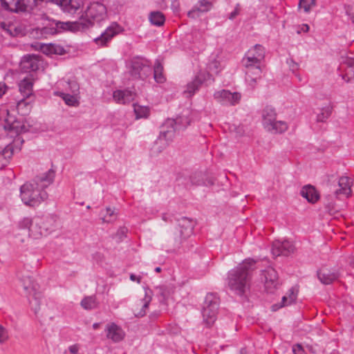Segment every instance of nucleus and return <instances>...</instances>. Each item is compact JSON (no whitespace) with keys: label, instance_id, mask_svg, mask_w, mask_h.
<instances>
[{"label":"nucleus","instance_id":"obj_40","mask_svg":"<svg viewBox=\"0 0 354 354\" xmlns=\"http://www.w3.org/2000/svg\"><path fill=\"white\" fill-rule=\"evenodd\" d=\"M60 96L64 100V102L68 106H78L80 104V102L77 97V95L62 93Z\"/></svg>","mask_w":354,"mask_h":354},{"label":"nucleus","instance_id":"obj_31","mask_svg":"<svg viewBox=\"0 0 354 354\" xmlns=\"http://www.w3.org/2000/svg\"><path fill=\"white\" fill-rule=\"evenodd\" d=\"M43 51L46 54H55L59 55H63L66 53V50L62 46L57 44H49L46 45Z\"/></svg>","mask_w":354,"mask_h":354},{"label":"nucleus","instance_id":"obj_13","mask_svg":"<svg viewBox=\"0 0 354 354\" xmlns=\"http://www.w3.org/2000/svg\"><path fill=\"white\" fill-rule=\"evenodd\" d=\"M122 31V28L117 23H112L101 35L94 39V42L99 46L105 47L118 33Z\"/></svg>","mask_w":354,"mask_h":354},{"label":"nucleus","instance_id":"obj_32","mask_svg":"<svg viewBox=\"0 0 354 354\" xmlns=\"http://www.w3.org/2000/svg\"><path fill=\"white\" fill-rule=\"evenodd\" d=\"M81 306L85 310H93L98 306V301L95 295L85 297L81 301Z\"/></svg>","mask_w":354,"mask_h":354},{"label":"nucleus","instance_id":"obj_57","mask_svg":"<svg viewBox=\"0 0 354 354\" xmlns=\"http://www.w3.org/2000/svg\"><path fill=\"white\" fill-rule=\"evenodd\" d=\"M79 350V347L77 344L72 345L69 347V351L73 354H77Z\"/></svg>","mask_w":354,"mask_h":354},{"label":"nucleus","instance_id":"obj_51","mask_svg":"<svg viewBox=\"0 0 354 354\" xmlns=\"http://www.w3.org/2000/svg\"><path fill=\"white\" fill-rule=\"evenodd\" d=\"M241 6L239 3H237L235 6L234 10L230 14L229 19L233 20L239 14Z\"/></svg>","mask_w":354,"mask_h":354},{"label":"nucleus","instance_id":"obj_64","mask_svg":"<svg viewBox=\"0 0 354 354\" xmlns=\"http://www.w3.org/2000/svg\"><path fill=\"white\" fill-rule=\"evenodd\" d=\"M306 28H304V30H306V31H308V29H309V27L308 25H305Z\"/></svg>","mask_w":354,"mask_h":354},{"label":"nucleus","instance_id":"obj_5","mask_svg":"<svg viewBox=\"0 0 354 354\" xmlns=\"http://www.w3.org/2000/svg\"><path fill=\"white\" fill-rule=\"evenodd\" d=\"M106 17V6L102 3L94 1L89 4L79 21L84 31L92 27L95 23H100L104 20Z\"/></svg>","mask_w":354,"mask_h":354},{"label":"nucleus","instance_id":"obj_25","mask_svg":"<svg viewBox=\"0 0 354 354\" xmlns=\"http://www.w3.org/2000/svg\"><path fill=\"white\" fill-rule=\"evenodd\" d=\"M135 93L128 89L116 90L113 93V100L118 104H129L134 100Z\"/></svg>","mask_w":354,"mask_h":354},{"label":"nucleus","instance_id":"obj_60","mask_svg":"<svg viewBox=\"0 0 354 354\" xmlns=\"http://www.w3.org/2000/svg\"><path fill=\"white\" fill-rule=\"evenodd\" d=\"M12 28H13V26H9L8 28L6 29V30L9 33L10 35L15 36L16 33H13L12 31Z\"/></svg>","mask_w":354,"mask_h":354},{"label":"nucleus","instance_id":"obj_11","mask_svg":"<svg viewBox=\"0 0 354 354\" xmlns=\"http://www.w3.org/2000/svg\"><path fill=\"white\" fill-rule=\"evenodd\" d=\"M208 81L214 82V78L209 72L199 71L193 80L187 83L183 94L186 97H192L203 84L207 85Z\"/></svg>","mask_w":354,"mask_h":354},{"label":"nucleus","instance_id":"obj_34","mask_svg":"<svg viewBox=\"0 0 354 354\" xmlns=\"http://www.w3.org/2000/svg\"><path fill=\"white\" fill-rule=\"evenodd\" d=\"M153 78L157 83H163L166 80L163 75V66L158 60L153 66Z\"/></svg>","mask_w":354,"mask_h":354},{"label":"nucleus","instance_id":"obj_38","mask_svg":"<svg viewBox=\"0 0 354 354\" xmlns=\"http://www.w3.org/2000/svg\"><path fill=\"white\" fill-rule=\"evenodd\" d=\"M133 110L137 119L147 118L149 115L150 109L148 106L134 104Z\"/></svg>","mask_w":354,"mask_h":354},{"label":"nucleus","instance_id":"obj_48","mask_svg":"<svg viewBox=\"0 0 354 354\" xmlns=\"http://www.w3.org/2000/svg\"><path fill=\"white\" fill-rule=\"evenodd\" d=\"M8 330L1 325H0V344L4 343L8 339Z\"/></svg>","mask_w":354,"mask_h":354},{"label":"nucleus","instance_id":"obj_30","mask_svg":"<svg viewBox=\"0 0 354 354\" xmlns=\"http://www.w3.org/2000/svg\"><path fill=\"white\" fill-rule=\"evenodd\" d=\"M4 128L6 130L14 131L17 134H20L26 131V127L21 124L19 121L14 120L13 122H10L9 119L6 120Z\"/></svg>","mask_w":354,"mask_h":354},{"label":"nucleus","instance_id":"obj_56","mask_svg":"<svg viewBox=\"0 0 354 354\" xmlns=\"http://www.w3.org/2000/svg\"><path fill=\"white\" fill-rule=\"evenodd\" d=\"M205 184L203 185L205 186H211L214 184V179L213 178H207L205 176Z\"/></svg>","mask_w":354,"mask_h":354},{"label":"nucleus","instance_id":"obj_10","mask_svg":"<svg viewBox=\"0 0 354 354\" xmlns=\"http://www.w3.org/2000/svg\"><path fill=\"white\" fill-rule=\"evenodd\" d=\"M130 74L134 79L145 80L152 73L151 63L143 57H133L131 61Z\"/></svg>","mask_w":354,"mask_h":354},{"label":"nucleus","instance_id":"obj_41","mask_svg":"<svg viewBox=\"0 0 354 354\" xmlns=\"http://www.w3.org/2000/svg\"><path fill=\"white\" fill-rule=\"evenodd\" d=\"M205 174L199 171L195 172L190 176V181L192 185L201 186L205 184Z\"/></svg>","mask_w":354,"mask_h":354},{"label":"nucleus","instance_id":"obj_61","mask_svg":"<svg viewBox=\"0 0 354 354\" xmlns=\"http://www.w3.org/2000/svg\"><path fill=\"white\" fill-rule=\"evenodd\" d=\"M348 264L351 267L354 268V257H350L348 259Z\"/></svg>","mask_w":354,"mask_h":354},{"label":"nucleus","instance_id":"obj_58","mask_svg":"<svg viewBox=\"0 0 354 354\" xmlns=\"http://www.w3.org/2000/svg\"><path fill=\"white\" fill-rule=\"evenodd\" d=\"M130 279L133 281H137L138 283L140 282V277H138L136 275L131 274L130 275Z\"/></svg>","mask_w":354,"mask_h":354},{"label":"nucleus","instance_id":"obj_15","mask_svg":"<svg viewBox=\"0 0 354 354\" xmlns=\"http://www.w3.org/2000/svg\"><path fill=\"white\" fill-rule=\"evenodd\" d=\"M214 98L223 105L234 106L239 103L241 95L239 92L232 93L228 90L223 89L214 93Z\"/></svg>","mask_w":354,"mask_h":354},{"label":"nucleus","instance_id":"obj_19","mask_svg":"<svg viewBox=\"0 0 354 354\" xmlns=\"http://www.w3.org/2000/svg\"><path fill=\"white\" fill-rule=\"evenodd\" d=\"M40 56L34 54L24 55L20 62L21 69L24 73L36 71L40 66Z\"/></svg>","mask_w":354,"mask_h":354},{"label":"nucleus","instance_id":"obj_63","mask_svg":"<svg viewBox=\"0 0 354 354\" xmlns=\"http://www.w3.org/2000/svg\"><path fill=\"white\" fill-rule=\"evenodd\" d=\"M155 271L156 272H161V268L160 267H157L155 268Z\"/></svg>","mask_w":354,"mask_h":354},{"label":"nucleus","instance_id":"obj_18","mask_svg":"<svg viewBox=\"0 0 354 354\" xmlns=\"http://www.w3.org/2000/svg\"><path fill=\"white\" fill-rule=\"evenodd\" d=\"M265 279V289L268 293H273L280 285L277 272L273 268H268L263 272Z\"/></svg>","mask_w":354,"mask_h":354},{"label":"nucleus","instance_id":"obj_3","mask_svg":"<svg viewBox=\"0 0 354 354\" xmlns=\"http://www.w3.org/2000/svg\"><path fill=\"white\" fill-rule=\"evenodd\" d=\"M191 120L187 115H182L176 119H168L162 128L169 127V129L162 130L158 139L155 141L151 152L153 153H160L171 141L175 135L176 131L185 129L190 124Z\"/></svg>","mask_w":354,"mask_h":354},{"label":"nucleus","instance_id":"obj_1","mask_svg":"<svg viewBox=\"0 0 354 354\" xmlns=\"http://www.w3.org/2000/svg\"><path fill=\"white\" fill-rule=\"evenodd\" d=\"M55 171L50 169L48 171L35 176L30 182L24 183L20 187V196L24 203L30 207L38 206L48 198L45 191L54 181Z\"/></svg>","mask_w":354,"mask_h":354},{"label":"nucleus","instance_id":"obj_62","mask_svg":"<svg viewBox=\"0 0 354 354\" xmlns=\"http://www.w3.org/2000/svg\"><path fill=\"white\" fill-rule=\"evenodd\" d=\"M100 323H94V324H93V328L94 330H96V329H97V328L100 327Z\"/></svg>","mask_w":354,"mask_h":354},{"label":"nucleus","instance_id":"obj_35","mask_svg":"<svg viewBox=\"0 0 354 354\" xmlns=\"http://www.w3.org/2000/svg\"><path fill=\"white\" fill-rule=\"evenodd\" d=\"M150 22L156 26H161L165 21L164 15L160 11H153L150 12L149 16Z\"/></svg>","mask_w":354,"mask_h":354},{"label":"nucleus","instance_id":"obj_37","mask_svg":"<svg viewBox=\"0 0 354 354\" xmlns=\"http://www.w3.org/2000/svg\"><path fill=\"white\" fill-rule=\"evenodd\" d=\"M333 106L330 104L322 108L320 113L317 115L316 121L317 122H325L332 113Z\"/></svg>","mask_w":354,"mask_h":354},{"label":"nucleus","instance_id":"obj_24","mask_svg":"<svg viewBox=\"0 0 354 354\" xmlns=\"http://www.w3.org/2000/svg\"><path fill=\"white\" fill-rule=\"evenodd\" d=\"M317 277L323 284L329 285L338 279L339 273L337 271H332L327 268H322L317 271Z\"/></svg>","mask_w":354,"mask_h":354},{"label":"nucleus","instance_id":"obj_33","mask_svg":"<svg viewBox=\"0 0 354 354\" xmlns=\"http://www.w3.org/2000/svg\"><path fill=\"white\" fill-rule=\"evenodd\" d=\"M290 294L289 297L283 296L281 302L279 304H274L272 306V311H276L279 308L291 304L296 299V295L294 294L292 289L290 290Z\"/></svg>","mask_w":354,"mask_h":354},{"label":"nucleus","instance_id":"obj_2","mask_svg":"<svg viewBox=\"0 0 354 354\" xmlns=\"http://www.w3.org/2000/svg\"><path fill=\"white\" fill-rule=\"evenodd\" d=\"M255 264L254 260L245 259L227 272V285L234 294L241 297L250 290Z\"/></svg>","mask_w":354,"mask_h":354},{"label":"nucleus","instance_id":"obj_55","mask_svg":"<svg viewBox=\"0 0 354 354\" xmlns=\"http://www.w3.org/2000/svg\"><path fill=\"white\" fill-rule=\"evenodd\" d=\"M8 86L3 82H0V98L6 93Z\"/></svg>","mask_w":354,"mask_h":354},{"label":"nucleus","instance_id":"obj_23","mask_svg":"<svg viewBox=\"0 0 354 354\" xmlns=\"http://www.w3.org/2000/svg\"><path fill=\"white\" fill-rule=\"evenodd\" d=\"M59 6L64 12L73 15L80 9V2L78 0H51Z\"/></svg>","mask_w":354,"mask_h":354},{"label":"nucleus","instance_id":"obj_28","mask_svg":"<svg viewBox=\"0 0 354 354\" xmlns=\"http://www.w3.org/2000/svg\"><path fill=\"white\" fill-rule=\"evenodd\" d=\"M349 181L350 179L348 177L342 176L339 178L338 181L339 189L335 192V194L337 197L340 194H343L346 196H348L351 194V189Z\"/></svg>","mask_w":354,"mask_h":354},{"label":"nucleus","instance_id":"obj_52","mask_svg":"<svg viewBox=\"0 0 354 354\" xmlns=\"http://www.w3.org/2000/svg\"><path fill=\"white\" fill-rule=\"evenodd\" d=\"M287 63L289 65V67L292 72H295L297 70H298L299 64L297 63H296L292 59H288Z\"/></svg>","mask_w":354,"mask_h":354},{"label":"nucleus","instance_id":"obj_39","mask_svg":"<svg viewBox=\"0 0 354 354\" xmlns=\"http://www.w3.org/2000/svg\"><path fill=\"white\" fill-rule=\"evenodd\" d=\"M30 98L24 97L20 100L17 104V109L18 111H21L22 114H26L30 111L31 107V102L32 100H30Z\"/></svg>","mask_w":354,"mask_h":354},{"label":"nucleus","instance_id":"obj_36","mask_svg":"<svg viewBox=\"0 0 354 354\" xmlns=\"http://www.w3.org/2000/svg\"><path fill=\"white\" fill-rule=\"evenodd\" d=\"M156 290H158V295L161 297L160 302L164 304L167 303V300L174 292L171 288L165 285L157 287Z\"/></svg>","mask_w":354,"mask_h":354},{"label":"nucleus","instance_id":"obj_7","mask_svg":"<svg viewBox=\"0 0 354 354\" xmlns=\"http://www.w3.org/2000/svg\"><path fill=\"white\" fill-rule=\"evenodd\" d=\"M263 125L264 128L274 133H281L288 129L286 122L277 120V113L271 106H266L262 111Z\"/></svg>","mask_w":354,"mask_h":354},{"label":"nucleus","instance_id":"obj_12","mask_svg":"<svg viewBox=\"0 0 354 354\" xmlns=\"http://www.w3.org/2000/svg\"><path fill=\"white\" fill-rule=\"evenodd\" d=\"M3 9L12 12H25L32 10L37 5V0H0Z\"/></svg>","mask_w":354,"mask_h":354},{"label":"nucleus","instance_id":"obj_42","mask_svg":"<svg viewBox=\"0 0 354 354\" xmlns=\"http://www.w3.org/2000/svg\"><path fill=\"white\" fill-rule=\"evenodd\" d=\"M102 215L103 216L102 218L103 223H111L116 220L115 211L110 207H106L104 211H102Z\"/></svg>","mask_w":354,"mask_h":354},{"label":"nucleus","instance_id":"obj_17","mask_svg":"<svg viewBox=\"0 0 354 354\" xmlns=\"http://www.w3.org/2000/svg\"><path fill=\"white\" fill-rule=\"evenodd\" d=\"M295 245L289 241L276 240L272 243V254L274 257H288L295 252Z\"/></svg>","mask_w":354,"mask_h":354},{"label":"nucleus","instance_id":"obj_27","mask_svg":"<svg viewBox=\"0 0 354 354\" xmlns=\"http://www.w3.org/2000/svg\"><path fill=\"white\" fill-rule=\"evenodd\" d=\"M14 153L12 145H8L0 150V169L4 168L10 162Z\"/></svg>","mask_w":354,"mask_h":354},{"label":"nucleus","instance_id":"obj_43","mask_svg":"<svg viewBox=\"0 0 354 354\" xmlns=\"http://www.w3.org/2000/svg\"><path fill=\"white\" fill-rule=\"evenodd\" d=\"M147 294L148 293L146 291V292H145V298L144 299L145 301L142 304V308H141V310L139 312L134 313L136 317H143V316H145L146 315V309L148 308L149 304V303H150V301L151 300V297L148 296Z\"/></svg>","mask_w":354,"mask_h":354},{"label":"nucleus","instance_id":"obj_53","mask_svg":"<svg viewBox=\"0 0 354 354\" xmlns=\"http://www.w3.org/2000/svg\"><path fill=\"white\" fill-rule=\"evenodd\" d=\"M292 351L295 354H304V350L303 347L299 344L293 346Z\"/></svg>","mask_w":354,"mask_h":354},{"label":"nucleus","instance_id":"obj_29","mask_svg":"<svg viewBox=\"0 0 354 354\" xmlns=\"http://www.w3.org/2000/svg\"><path fill=\"white\" fill-rule=\"evenodd\" d=\"M19 91L22 96L26 98H30L32 96L33 82L29 78H24L19 84Z\"/></svg>","mask_w":354,"mask_h":354},{"label":"nucleus","instance_id":"obj_21","mask_svg":"<svg viewBox=\"0 0 354 354\" xmlns=\"http://www.w3.org/2000/svg\"><path fill=\"white\" fill-rule=\"evenodd\" d=\"M242 64L245 68L246 80L250 82H256L257 79L261 77L262 73L260 64L258 63L249 62L242 61Z\"/></svg>","mask_w":354,"mask_h":354},{"label":"nucleus","instance_id":"obj_22","mask_svg":"<svg viewBox=\"0 0 354 354\" xmlns=\"http://www.w3.org/2000/svg\"><path fill=\"white\" fill-rule=\"evenodd\" d=\"M105 331L106 337L113 342L122 341L125 336V333L122 328L113 322L106 326Z\"/></svg>","mask_w":354,"mask_h":354},{"label":"nucleus","instance_id":"obj_9","mask_svg":"<svg viewBox=\"0 0 354 354\" xmlns=\"http://www.w3.org/2000/svg\"><path fill=\"white\" fill-rule=\"evenodd\" d=\"M48 219L44 217L35 216L32 218H24L19 223V227L28 230L29 236L33 239H39L44 234V230L41 225H44Z\"/></svg>","mask_w":354,"mask_h":354},{"label":"nucleus","instance_id":"obj_20","mask_svg":"<svg viewBox=\"0 0 354 354\" xmlns=\"http://www.w3.org/2000/svg\"><path fill=\"white\" fill-rule=\"evenodd\" d=\"M265 57V48L260 44H256L250 49L245 55L242 61L246 63L252 62L261 64Z\"/></svg>","mask_w":354,"mask_h":354},{"label":"nucleus","instance_id":"obj_45","mask_svg":"<svg viewBox=\"0 0 354 354\" xmlns=\"http://www.w3.org/2000/svg\"><path fill=\"white\" fill-rule=\"evenodd\" d=\"M315 6V0H300L299 6L302 8L306 12H310L312 7Z\"/></svg>","mask_w":354,"mask_h":354},{"label":"nucleus","instance_id":"obj_54","mask_svg":"<svg viewBox=\"0 0 354 354\" xmlns=\"http://www.w3.org/2000/svg\"><path fill=\"white\" fill-rule=\"evenodd\" d=\"M48 219V221L45 223L44 225H41L42 228L44 230L43 236H46L50 230V223L51 222V219L46 217Z\"/></svg>","mask_w":354,"mask_h":354},{"label":"nucleus","instance_id":"obj_6","mask_svg":"<svg viewBox=\"0 0 354 354\" xmlns=\"http://www.w3.org/2000/svg\"><path fill=\"white\" fill-rule=\"evenodd\" d=\"M20 281L29 301L31 310L37 315L40 310L41 300L42 299V294L39 290V284L30 276H23L20 279Z\"/></svg>","mask_w":354,"mask_h":354},{"label":"nucleus","instance_id":"obj_8","mask_svg":"<svg viewBox=\"0 0 354 354\" xmlns=\"http://www.w3.org/2000/svg\"><path fill=\"white\" fill-rule=\"evenodd\" d=\"M219 297L215 293H208L204 301L202 315L207 327H211L216 319L218 310Z\"/></svg>","mask_w":354,"mask_h":354},{"label":"nucleus","instance_id":"obj_49","mask_svg":"<svg viewBox=\"0 0 354 354\" xmlns=\"http://www.w3.org/2000/svg\"><path fill=\"white\" fill-rule=\"evenodd\" d=\"M344 10L346 11V15L348 17V19L351 21L353 24H354V14L353 12V8L349 5H344Z\"/></svg>","mask_w":354,"mask_h":354},{"label":"nucleus","instance_id":"obj_47","mask_svg":"<svg viewBox=\"0 0 354 354\" xmlns=\"http://www.w3.org/2000/svg\"><path fill=\"white\" fill-rule=\"evenodd\" d=\"M220 66V62L216 59H214L209 63L207 68L209 71L218 74L219 73Z\"/></svg>","mask_w":354,"mask_h":354},{"label":"nucleus","instance_id":"obj_26","mask_svg":"<svg viewBox=\"0 0 354 354\" xmlns=\"http://www.w3.org/2000/svg\"><path fill=\"white\" fill-rule=\"evenodd\" d=\"M301 196L305 198L308 202L315 203L319 199V194L315 187L310 185H305L300 192Z\"/></svg>","mask_w":354,"mask_h":354},{"label":"nucleus","instance_id":"obj_44","mask_svg":"<svg viewBox=\"0 0 354 354\" xmlns=\"http://www.w3.org/2000/svg\"><path fill=\"white\" fill-rule=\"evenodd\" d=\"M198 10L201 12H206L212 8V3L209 0H200L198 3Z\"/></svg>","mask_w":354,"mask_h":354},{"label":"nucleus","instance_id":"obj_46","mask_svg":"<svg viewBox=\"0 0 354 354\" xmlns=\"http://www.w3.org/2000/svg\"><path fill=\"white\" fill-rule=\"evenodd\" d=\"M69 90L75 95L79 94L80 86L75 80H68L67 82Z\"/></svg>","mask_w":354,"mask_h":354},{"label":"nucleus","instance_id":"obj_50","mask_svg":"<svg viewBox=\"0 0 354 354\" xmlns=\"http://www.w3.org/2000/svg\"><path fill=\"white\" fill-rule=\"evenodd\" d=\"M197 8H198V6H195L191 10H189L187 12V16L189 18L196 19V18L199 17L198 13L201 12L199 10H198Z\"/></svg>","mask_w":354,"mask_h":354},{"label":"nucleus","instance_id":"obj_4","mask_svg":"<svg viewBox=\"0 0 354 354\" xmlns=\"http://www.w3.org/2000/svg\"><path fill=\"white\" fill-rule=\"evenodd\" d=\"M44 21L43 26L37 28V30L40 31L42 35H53L66 30L71 32L83 31L80 21L63 22L50 19L46 16L44 17Z\"/></svg>","mask_w":354,"mask_h":354},{"label":"nucleus","instance_id":"obj_16","mask_svg":"<svg viewBox=\"0 0 354 354\" xmlns=\"http://www.w3.org/2000/svg\"><path fill=\"white\" fill-rule=\"evenodd\" d=\"M338 69L342 79L346 82L354 80V59L353 57L342 56Z\"/></svg>","mask_w":354,"mask_h":354},{"label":"nucleus","instance_id":"obj_59","mask_svg":"<svg viewBox=\"0 0 354 354\" xmlns=\"http://www.w3.org/2000/svg\"><path fill=\"white\" fill-rule=\"evenodd\" d=\"M127 232V229L126 227H121L118 231V234L121 235H125Z\"/></svg>","mask_w":354,"mask_h":354},{"label":"nucleus","instance_id":"obj_14","mask_svg":"<svg viewBox=\"0 0 354 354\" xmlns=\"http://www.w3.org/2000/svg\"><path fill=\"white\" fill-rule=\"evenodd\" d=\"M178 223L180 228V240H175L174 250L179 249L182 243V241L189 237L192 234L195 225V222L187 217H182L178 220Z\"/></svg>","mask_w":354,"mask_h":354}]
</instances>
